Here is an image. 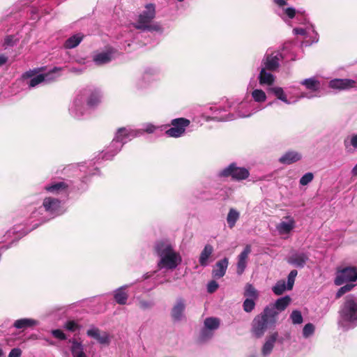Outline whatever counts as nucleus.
<instances>
[{"label": "nucleus", "mask_w": 357, "mask_h": 357, "mask_svg": "<svg viewBox=\"0 0 357 357\" xmlns=\"http://www.w3.org/2000/svg\"><path fill=\"white\" fill-rule=\"evenodd\" d=\"M117 52L112 47L96 52L93 55V61L97 66H102L112 61L116 56Z\"/></svg>", "instance_id": "15"}, {"label": "nucleus", "mask_w": 357, "mask_h": 357, "mask_svg": "<svg viewBox=\"0 0 357 357\" xmlns=\"http://www.w3.org/2000/svg\"><path fill=\"white\" fill-rule=\"evenodd\" d=\"M290 319L291 320L292 324H301V323H303V321L302 314L298 310L292 311V312L290 314Z\"/></svg>", "instance_id": "43"}, {"label": "nucleus", "mask_w": 357, "mask_h": 357, "mask_svg": "<svg viewBox=\"0 0 357 357\" xmlns=\"http://www.w3.org/2000/svg\"><path fill=\"white\" fill-rule=\"evenodd\" d=\"M154 250L159 259L157 263L159 269L174 270L182 262L181 254L172 243L166 239L159 240L154 245Z\"/></svg>", "instance_id": "5"}, {"label": "nucleus", "mask_w": 357, "mask_h": 357, "mask_svg": "<svg viewBox=\"0 0 357 357\" xmlns=\"http://www.w3.org/2000/svg\"><path fill=\"white\" fill-rule=\"evenodd\" d=\"M123 128L125 130H131L132 131H138L139 134H137V135L135 136V138L142 136L145 132L149 133V134L153 133L158 128V126H156L151 123H146L142 124L140 128H133L130 126L123 127Z\"/></svg>", "instance_id": "29"}, {"label": "nucleus", "mask_w": 357, "mask_h": 357, "mask_svg": "<svg viewBox=\"0 0 357 357\" xmlns=\"http://www.w3.org/2000/svg\"><path fill=\"white\" fill-rule=\"evenodd\" d=\"M291 302V298L289 296L277 299L273 305H270L266 307H273L276 312H282L284 310Z\"/></svg>", "instance_id": "34"}, {"label": "nucleus", "mask_w": 357, "mask_h": 357, "mask_svg": "<svg viewBox=\"0 0 357 357\" xmlns=\"http://www.w3.org/2000/svg\"><path fill=\"white\" fill-rule=\"evenodd\" d=\"M261 108L252 102L227 100L224 107L211 105L203 109L202 116L206 121H228L238 118H248L260 111Z\"/></svg>", "instance_id": "2"}, {"label": "nucleus", "mask_w": 357, "mask_h": 357, "mask_svg": "<svg viewBox=\"0 0 357 357\" xmlns=\"http://www.w3.org/2000/svg\"><path fill=\"white\" fill-rule=\"evenodd\" d=\"M151 276H152V274L149 273H145V274H144V275H143V276H142V279H143V280H146V279L149 278H150V277H151Z\"/></svg>", "instance_id": "58"}, {"label": "nucleus", "mask_w": 357, "mask_h": 357, "mask_svg": "<svg viewBox=\"0 0 357 357\" xmlns=\"http://www.w3.org/2000/svg\"><path fill=\"white\" fill-rule=\"evenodd\" d=\"M328 87L337 91H347L353 88H357V82L348 78H335L329 81Z\"/></svg>", "instance_id": "16"}, {"label": "nucleus", "mask_w": 357, "mask_h": 357, "mask_svg": "<svg viewBox=\"0 0 357 357\" xmlns=\"http://www.w3.org/2000/svg\"><path fill=\"white\" fill-rule=\"evenodd\" d=\"M252 251L251 245H247L243 250L238 255L237 257V264H236V273L238 275H241L248 264V256Z\"/></svg>", "instance_id": "20"}, {"label": "nucleus", "mask_w": 357, "mask_h": 357, "mask_svg": "<svg viewBox=\"0 0 357 357\" xmlns=\"http://www.w3.org/2000/svg\"><path fill=\"white\" fill-rule=\"evenodd\" d=\"M240 218V213L235 208H230L227 216V222L230 229H232Z\"/></svg>", "instance_id": "38"}, {"label": "nucleus", "mask_w": 357, "mask_h": 357, "mask_svg": "<svg viewBox=\"0 0 357 357\" xmlns=\"http://www.w3.org/2000/svg\"><path fill=\"white\" fill-rule=\"evenodd\" d=\"M218 176L220 178L231 177L234 181H242L248 178L250 172L248 169L238 167L236 163L232 162L219 171Z\"/></svg>", "instance_id": "12"}, {"label": "nucleus", "mask_w": 357, "mask_h": 357, "mask_svg": "<svg viewBox=\"0 0 357 357\" xmlns=\"http://www.w3.org/2000/svg\"><path fill=\"white\" fill-rule=\"evenodd\" d=\"M38 324V321L33 319L29 318H24L16 320L13 326L15 328L17 329H24L29 327H31L33 326H36Z\"/></svg>", "instance_id": "36"}, {"label": "nucleus", "mask_w": 357, "mask_h": 357, "mask_svg": "<svg viewBox=\"0 0 357 357\" xmlns=\"http://www.w3.org/2000/svg\"><path fill=\"white\" fill-rule=\"evenodd\" d=\"M84 35L81 33H77L69 37L63 43L66 49L70 50L77 47L83 40Z\"/></svg>", "instance_id": "28"}, {"label": "nucleus", "mask_w": 357, "mask_h": 357, "mask_svg": "<svg viewBox=\"0 0 357 357\" xmlns=\"http://www.w3.org/2000/svg\"><path fill=\"white\" fill-rule=\"evenodd\" d=\"M251 96L254 101L257 102H264L266 100V93L261 90V89H254L251 92Z\"/></svg>", "instance_id": "40"}, {"label": "nucleus", "mask_w": 357, "mask_h": 357, "mask_svg": "<svg viewBox=\"0 0 357 357\" xmlns=\"http://www.w3.org/2000/svg\"><path fill=\"white\" fill-rule=\"evenodd\" d=\"M351 174L353 176H357V164L351 169Z\"/></svg>", "instance_id": "57"}, {"label": "nucleus", "mask_w": 357, "mask_h": 357, "mask_svg": "<svg viewBox=\"0 0 357 357\" xmlns=\"http://www.w3.org/2000/svg\"><path fill=\"white\" fill-rule=\"evenodd\" d=\"M269 90L278 100H281L284 103L287 105L292 103L289 100H288L287 95L282 87L275 86L271 88Z\"/></svg>", "instance_id": "37"}, {"label": "nucleus", "mask_w": 357, "mask_h": 357, "mask_svg": "<svg viewBox=\"0 0 357 357\" xmlns=\"http://www.w3.org/2000/svg\"><path fill=\"white\" fill-rule=\"evenodd\" d=\"M77 176L80 177V186L75 185L71 181L62 180L52 181L44 186V190L50 194L59 195L60 194H68L73 190H85L84 185L90 180V176L98 174L99 170L94 167L91 162L73 165L69 167Z\"/></svg>", "instance_id": "3"}, {"label": "nucleus", "mask_w": 357, "mask_h": 357, "mask_svg": "<svg viewBox=\"0 0 357 357\" xmlns=\"http://www.w3.org/2000/svg\"><path fill=\"white\" fill-rule=\"evenodd\" d=\"M52 333L54 337L58 338L59 340H63L66 339V335L63 333V332L61 330H59V329L53 330L52 331Z\"/></svg>", "instance_id": "52"}, {"label": "nucleus", "mask_w": 357, "mask_h": 357, "mask_svg": "<svg viewBox=\"0 0 357 357\" xmlns=\"http://www.w3.org/2000/svg\"><path fill=\"white\" fill-rule=\"evenodd\" d=\"M137 134L138 131L125 130L124 128H119L110 144L102 152V158L106 160H112L121 151L123 144L134 139Z\"/></svg>", "instance_id": "10"}, {"label": "nucleus", "mask_w": 357, "mask_h": 357, "mask_svg": "<svg viewBox=\"0 0 357 357\" xmlns=\"http://www.w3.org/2000/svg\"><path fill=\"white\" fill-rule=\"evenodd\" d=\"M357 280V268L353 266H347L338 268L335 273L334 283L341 287L336 293V298H339L344 294L350 291L356 286Z\"/></svg>", "instance_id": "8"}, {"label": "nucleus", "mask_w": 357, "mask_h": 357, "mask_svg": "<svg viewBox=\"0 0 357 357\" xmlns=\"http://www.w3.org/2000/svg\"><path fill=\"white\" fill-rule=\"evenodd\" d=\"M220 326V321L218 318L209 317L206 318L204 321V327L214 331L217 329Z\"/></svg>", "instance_id": "42"}, {"label": "nucleus", "mask_w": 357, "mask_h": 357, "mask_svg": "<svg viewBox=\"0 0 357 357\" xmlns=\"http://www.w3.org/2000/svg\"><path fill=\"white\" fill-rule=\"evenodd\" d=\"M22 355V351L19 348H14L11 349L8 354V357H20Z\"/></svg>", "instance_id": "54"}, {"label": "nucleus", "mask_w": 357, "mask_h": 357, "mask_svg": "<svg viewBox=\"0 0 357 357\" xmlns=\"http://www.w3.org/2000/svg\"><path fill=\"white\" fill-rule=\"evenodd\" d=\"M301 84L303 85L307 89L317 91L320 89V82L317 77H312L304 79L301 82Z\"/></svg>", "instance_id": "35"}, {"label": "nucleus", "mask_w": 357, "mask_h": 357, "mask_svg": "<svg viewBox=\"0 0 357 357\" xmlns=\"http://www.w3.org/2000/svg\"><path fill=\"white\" fill-rule=\"evenodd\" d=\"M213 252V248L211 245L206 244L204 246L203 250L201 252L199 258V263L202 266L206 267L208 265L209 258L211 257Z\"/></svg>", "instance_id": "32"}, {"label": "nucleus", "mask_w": 357, "mask_h": 357, "mask_svg": "<svg viewBox=\"0 0 357 357\" xmlns=\"http://www.w3.org/2000/svg\"><path fill=\"white\" fill-rule=\"evenodd\" d=\"M255 307V300L251 298H245L243 303V310L246 312H252Z\"/></svg>", "instance_id": "46"}, {"label": "nucleus", "mask_w": 357, "mask_h": 357, "mask_svg": "<svg viewBox=\"0 0 357 357\" xmlns=\"http://www.w3.org/2000/svg\"><path fill=\"white\" fill-rule=\"evenodd\" d=\"M190 121L185 118H177L171 121V128L165 131V134L170 137L178 138L182 137L190 126Z\"/></svg>", "instance_id": "13"}, {"label": "nucleus", "mask_w": 357, "mask_h": 357, "mask_svg": "<svg viewBox=\"0 0 357 357\" xmlns=\"http://www.w3.org/2000/svg\"><path fill=\"white\" fill-rule=\"evenodd\" d=\"M155 16V6L153 3L146 4L144 10L138 15L134 27L142 31H160L159 24H151Z\"/></svg>", "instance_id": "11"}, {"label": "nucleus", "mask_w": 357, "mask_h": 357, "mask_svg": "<svg viewBox=\"0 0 357 357\" xmlns=\"http://www.w3.org/2000/svg\"><path fill=\"white\" fill-rule=\"evenodd\" d=\"M277 316L278 312L273 307H265L252 322V335L257 338L261 337L268 328L275 326Z\"/></svg>", "instance_id": "9"}, {"label": "nucleus", "mask_w": 357, "mask_h": 357, "mask_svg": "<svg viewBox=\"0 0 357 357\" xmlns=\"http://www.w3.org/2000/svg\"><path fill=\"white\" fill-rule=\"evenodd\" d=\"M228 265L229 260L226 257L218 261L212 271L213 277L217 279L222 278L226 273Z\"/></svg>", "instance_id": "24"}, {"label": "nucleus", "mask_w": 357, "mask_h": 357, "mask_svg": "<svg viewBox=\"0 0 357 357\" xmlns=\"http://www.w3.org/2000/svg\"><path fill=\"white\" fill-rule=\"evenodd\" d=\"M17 40H18V38H17L14 36H12V35L7 36L4 38L3 46L5 49L13 47L17 43Z\"/></svg>", "instance_id": "45"}, {"label": "nucleus", "mask_w": 357, "mask_h": 357, "mask_svg": "<svg viewBox=\"0 0 357 357\" xmlns=\"http://www.w3.org/2000/svg\"><path fill=\"white\" fill-rule=\"evenodd\" d=\"M350 144L354 148L357 149V134L351 135L350 138Z\"/></svg>", "instance_id": "55"}, {"label": "nucleus", "mask_w": 357, "mask_h": 357, "mask_svg": "<svg viewBox=\"0 0 357 357\" xmlns=\"http://www.w3.org/2000/svg\"><path fill=\"white\" fill-rule=\"evenodd\" d=\"M185 302L184 299L182 298H178L171 311L172 319L174 321H181L185 317Z\"/></svg>", "instance_id": "22"}, {"label": "nucleus", "mask_w": 357, "mask_h": 357, "mask_svg": "<svg viewBox=\"0 0 357 357\" xmlns=\"http://www.w3.org/2000/svg\"><path fill=\"white\" fill-rule=\"evenodd\" d=\"M298 274V272L296 270H292L290 271V273L288 275L287 277V290H291L293 288L295 278Z\"/></svg>", "instance_id": "48"}, {"label": "nucleus", "mask_w": 357, "mask_h": 357, "mask_svg": "<svg viewBox=\"0 0 357 357\" xmlns=\"http://www.w3.org/2000/svg\"><path fill=\"white\" fill-rule=\"evenodd\" d=\"M337 324L344 331L352 329L357 326V297L348 296L340 307Z\"/></svg>", "instance_id": "6"}, {"label": "nucleus", "mask_w": 357, "mask_h": 357, "mask_svg": "<svg viewBox=\"0 0 357 357\" xmlns=\"http://www.w3.org/2000/svg\"><path fill=\"white\" fill-rule=\"evenodd\" d=\"M218 288V284L215 280H211L208 283L207 291L209 293H213Z\"/></svg>", "instance_id": "53"}, {"label": "nucleus", "mask_w": 357, "mask_h": 357, "mask_svg": "<svg viewBox=\"0 0 357 357\" xmlns=\"http://www.w3.org/2000/svg\"><path fill=\"white\" fill-rule=\"evenodd\" d=\"M153 305V303L150 301L140 300L139 301V307L142 310H147Z\"/></svg>", "instance_id": "50"}, {"label": "nucleus", "mask_w": 357, "mask_h": 357, "mask_svg": "<svg viewBox=\"0 0 357 357\" xmlns=\"http://www.w3.org/2000/svg\"><path fill=\"white\" fill-rule=\"evenodd\" d=\"M307 256L303 253H294L288 259V262L298 268H303L307 261Z\"/></svg>", "instance_id": "30"}, {"label": "nucleus", "mask_w": 357, "mask_h": 357, "mask_svg": "<svg viewBox=\"0 0 357 357\" xmlns=\"http://www.w3.org/2000/svg\"><path fill=\"white\" fill-rule=\"evenodd\" d=\"M244 296L257 301L259 298V292L251 284H247L245 287Z\"/></svg>", "instance_id": "39"}, {"label": "nucleus", "mask_w": 357, "mask_h": 357, "mask_svg": "<svg viewBox=\"0 0 357 357\" xmlns=\"http://www.w3.org/2000/svg\"><path fill=\"white\" fill-rule=\"evenodd\" d=\"M314 326L311 323H308L305 324L303 328V336L305 338H308L314 333Z\"/></svg>", "instance_id": "44"}, {"label": "nucleus", "mask_w": 357, "mask_h": 357, "mask_svg": "<svg viewBox=\"0 0 357 357\" xmlns=\"http://www.w3.org/2000/svg\"><path fill=\"white\" fill-rule=\"evenodd\" d=\"M287 289V284L283 280H279L273 287L272 290L275 295H281Z\"/></svg>", "instance_id": "41"}, {"label": "nucleus", "mask_w": 357, "mask_h": 357, "mask_svg": "<svg viewBox=\"0 0 357 357\" xmlns=\"http://www.w3.org/2000/svg\"><path fill=\"white\" fill-rule=\"evenodd\" d=\"M177 1H179V2H182V1H183L184 0H177Z\"/></svg>", "instance_id": "62"}, {"label": "nucleus", "mask_w": 357, "mask_h": 357, "mask_svg": "<svg viewBox=\"0 0 357 357\" xmlns=\"http://www.w3.org/2000/svg\"><path fill=\"white\" fill-rule=\"evenodd\" d=\"M65 328L68 331L74 332L78 329V325L74 321H68L66 323Z\"/></svg>", "instance_id": "51"}, {"label": "nucleus", "mask_w": 357, "mask_h": 357, "mask_svg": "<svg viewBox=\"0 0 357 357\" xmlns=\"http://www.w3.org/2000/svg\"><path fill=\"white\" fill-rule=\"evenodd\" d=\"M66 211L61 199L52 196H46L43 199L42 205L31 213L29 220L31 227H22L21 225H15L7 231L4 237L6 240L13 237L12 242L17 241L40 225L61 215Z\"/></svg>", "instance_id": "1"}, {"label": "nucleus", "mask_w": 357, "mask_h": 357, "mask_svg": "<svg viewBox=\"0 0 357 357\" xmlns=\"http://www.w3.org/2000/svg\"><path fill=\"white\" fill-rule=\"evenodd\" d=\"M275 103H276V102H275V101H273V102H269V103L268 104V105H274V104H275Z\"/></svg>", "instance_id": "60"}, {"label": "nucleus", "mask_w": 357, "mask_h": 357, "mask_svg": "<svg viewBox=\"0 0 357 357\" xmlns=\"http://www.w3.org/2000/svg\"><path fill=\"white\" fill-rule=\"evenodd\" d=\"M56 68H54L52 72H50L45 74H39L32 77V71L26 72L24 74V77H31V79L26 82V84L29 88H34L40 84H47L50 82L56 79V76L55 75V71Z\"/></svg>", "instance_id": "14"}, {"label": "nucleus", "mask_w": 357, "mask_h": 357, "mask_svg": "<svg viewBox=\"0 0 357 357\" xmlns=\"http://www.w3.org/2000/svg\"><path fill=\"white\" fill-rule=\"evenodd\" d=\"M296 227V221L291 215L282 218L281 221L275 226L276 231L280 235H288Z\"/></svg>", "instance_id": "19"}, {"label": "nucleus", "mask_w": 357, "mask_h": 357, "mask_svg": "<svg viewBox=\"0 0 357 357\" xmlns=\"http://www.w3.org/2000/svg\"><path fill=\"white\" fill-rule=\"evenodd\" d=\"M267 70V68L262 66L258 75L259 82L262 86H271L275 82V76Z\"/></svg>", "instance_id": "27"}, {"label": "nucleus", "mask_w": 357, "mask_h": 357, "mask_svg": "<svg viewBox=\"0 0 357 357\" xmlns=\"http://www.w3.org/2000/svg\"><path fill=\"white\" fill-rule=\"evenodd\" d=\"M213 335V331L208 329L205 327L202 328L199 335V340L205 342L209 340Z\"/></svg>", "instance_id": "47"}, {"label": "nucleus", "mask_w": 357, "mask_h": 357, "mask_svg": "<svg viewBox=\"0 0 357 357\" xmlns=\"http://www.w3.org/2000/svg\"><path fill=\"white\" fill-rule=\"evenodd\" d=\"M302 155L296 151H289L284 153L280 158L279 162L284 165H290L301 160Z\"/></svg>", "instance_id": "26"}, {"label": "nucleus", "mask_w": 357, "mask_h": 357, "mask_svg": "<svg viewBox=\"0 0 357 357\" xmlns=\"http://www.w3.org/2000/svg\"><path fill=\"white\" fill-rule=\"evenodd\" d=\"M273 1L278 6L276 13L284 21L291 20L296 16V11L295 8L288 7L285 0H273Z\"/></svg>", "instance_id": "18"}, {"label": "nucleus", "mask_w": 357, "mask_h": 357, "mask_svg": "<svg viewBox=\"0 0 357 357\" xmlns=\"http://www.w3.org/2000/svg\"><path fill=\"white\" fill-rule=\"evenodd\" d=\"M295 35H302L310 40L306 41L307 44L317 43L319 40L318 33L315 31L312 25L307 26L305 28H295L293 30Z\"/></svg>", "instance_id": "21"}, {"label": "nucleus", "mask_w": 357, "mask_h": 357, "mask_svg": "<svg viewBox=\"0 0 357 357\" xmlns=\"http://www.w3.org/2000/svg\"><path fill=\"white\" fill-rule=\"evenodd\" d=\"M158 73V71L156 68L151 67L146 68L142 77L137 80L135 83L136 89L140 90L146 88L154 79V77Z\"/></svg>", "instance_id": "17"}, {"label": "nucleus", "mask_w": 357, "mask_h": 357, "mask_svg": "<svg viewBox=\"0 0 357 357\" xmlns=\"http://www.w3.org/2000/svg\"><path fill=\"white\" fill-rule=\"evenodd\" d=\"M101 100L102 94L98 89L93 87L82 89L75 92L69 105V114L75 119H82L96 109Z\"/></svg>", "instance_id": "4"}, {"label": "nucleus", "mask_w": 357, "mask_h": 357, "mask_svg": "<svg viewBox=\"0 0 357 357\" xmlns=\"http://www.w3.org/2000/svg\"><path fill=\"white\" fill-rule=\"evenodd\" d=\"M134 283L124 284L113 291L114 301L119 305H126L128 298V294L126 289L130 287Z\"/></svg>", "instance_id": "23"}, {"label": "nucleus", "mask_w": 357, "mask_h": 357, "mask_svg": "<svg viewBox=\"0 0 357 357\" xmlns=\"http://www.w3.org/2000/svg\"><path fill=\"white\" fill-rule=\"evenodd\" d=\"M294 47V43L287 42L283 45L282 52L268 50L261 61V66L265 67L268 70L274 71L279 68L282 59L295 60Z\"/></svg>", "instance_id": "7"}, {"label": "nucleus", "mask_w": 357, "mask_h": 357, "mask_svg": "<svg viewBox=\"0 0 357 357\" xmlns=\"http://www.w3.org/2000/svg\"><path fill=\"white\" fill-rule=\"evenodd\" d=\"M278 337V333L275 332L266 338L261 349V353L264 356H266L271 353Z\"/></svg>", "instance_id": "31"}, {"label": "nucleus", "mask_w": 357, "mask_h": 357, "mask_svg": "<svg viewBox=\"0 0 357 357\" xmlns=\"http://www.w3.org/2000/svg\"><path fill=\"white\" fill-rule=\"evenodd\" d=\"M3 355V351L1 349V348H0V357H1Z\"/></svg>", "instance_id": "61"}, {"label": "nucleus", "mask_w": 357, "mask_h": 357, "mask_svg": "<svg viewBox=\"0 0 357 357\" xmlns=\"http://www.w3.org/2000/svg\"><path fill=\"white\" fill-rule=\"evenodd\" d=\"M86 334L88 336L96 339L100 344H108L109 342V335L106 332L101 333L100 330L96 327L89 328Z\"/></svg>", "instance_id": "25"}, {"label": "nucleus", "mask_w": 357, "mask_h": 357, "mask_svg": "<svg viewBox=\"0 0 357 357\" xmlns=\"http://www.w3.org/2000/svg\"><path fill=\"white\" fill-rule=\"evenodd\" d=\"M85 348L82 342L73 340L71 341L70 351L73 357H88L84 351Z\"/></svg>", "instance_id": "33"}, {"label": "nucleus", "mask_w": 357, "mask_h": 357, "mask_svg": "<svg viewBox=\"0 0 357 357\" xmlns=\"http://www.w3.org/2000/svg\"><path fill=\"white\" fill-rule=\"evenodd\" d=\"M302 97H303V98L305 97V98H312L313 97H315V96H307V94H303Z\"/></svg>", "instance_id": "59"}, {"label": "nucleus", "mask_w": 357, "mask_h": 357, "mask_svg": "<svg viewBox=\"0 0 357 357\" xmlns=\"http://www.w3.org/2000/svg\"><path fill=\"white\" fill-rule=\"evenodd\" d=\"M314 178V174L311 172L305 173L299 181L301 185H306L309 184Z\"/></svg>", "instance_id": "49"}, {"label": "nucleus", "mask_w": 357, "mask_h": 357, "mask_svg": "<svg viewBox=\"0 0 357 357\" xmlns=\"http://www.w3.org/2000/svg\"><path fill=\"white\" fill-rule=\"evenodd\" d=\"M8 56L3 54H0V66H2L8 61Z\"/></svg>", "instance_id": "56"}]
</instances>
